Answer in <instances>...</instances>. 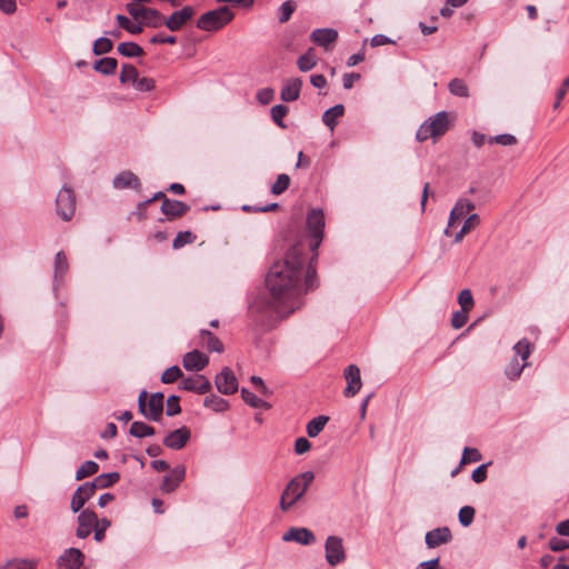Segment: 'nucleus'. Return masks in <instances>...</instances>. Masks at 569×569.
<instances>
[{
  "instance_id": "0eeeda50",
  "label": "nucleus",
  "mask_w": 569,
  "mask_h": 569,
  "mask_svg": "<svg viewBox=\"0 0 569 569\" xmlns=\"http://www.w3.org/2000/svg\"><path fill=\"white\" fill-rule=\"evenodd\" d=\"M307 228L312 238L310 248L317 250L323 237L325 216L321 209H312L307 216Z\"/></svg>"
},
{
  "instance_id": "7ed1b4c3",
  "label": "nucleus",
  "mask_w": 569,
  "mask_h": 569,
  "mask_svg": "<svg viewBox=\"0 0 569 569\" xmlns=\"http://www.w3.org/2000/svg\"><path fill=\"white\" fill-rule=\"evenodd\" d=\"M449 129V116L446 111H440L428 118L417 130L418 141H426L429 138L438 139Z\"/></svg>"
},
{
  "instance_id": "6ab92c4d",
  "label": "nucleus",
  "mask_w": 569,
  "mask_h": 569,
  "mask_svg": "<svg viewBox=\"0 0 569 569\" xmlns=\"http://www.w3.org/2000/svg\"><path fill=\"white\" fill-rule=\"evenodd\" d=\"M209 363V358L199 350L187 352L182 358V365L188 371H200Z\"/></svg>"
},
{
  "instance_id": "6e6552de",
  "label": "nucleus",
  "mask_w": 569,
  "mask_h": 569,
  "mask_svg": "<svg viewBox=\"0 0 569 569\" xmlns=\"http://www.w3.org/2000/svg\"><path fill=\"white\" fill-rule=\"evenodd\" d=\"M326 560L335 567L346 560V551L342 539L337 536H329L325 543Z\"/></svg>"
},
{
  "instance_id": "13d9d810",
  "label": "nucleus",
  "mask_w": 569,
  "mask_h": 569,
  "mask_svg": "<svg viewBox=\"0 0 569 569\" xmlns=\"http://www.w3.org/2000/svg\"><path fill=\"white\" fill-rule=\"evenodd\" d=\"M490 143H498L501 146H513L517 143V138L510 133H502L495 137H490L488 140Z\"/></svg>"
},
{
  "instance_id": "bb28decb",
  "label": "nucleus",
  "mask_w": 569,
  "mask_h": 569,
  "mask_svg": "<svg viewBox=\"0 0 569 569\" xmlns=\"http://www.w3.org/2000/svg\"><path fill=\"white\" fill-rule=\"evenodd\" d=\"M318 58L313 48H309L297 60L298 69L301 72H308L317 66Z\"/></svg>"
},
{
  "instance_id": "dca6fc26",
  "label": "nucleus",
  "mask_w": 569,
  "mask_h": 569,
  "mask_svg": "<svg viewBox=\"0 0 569 569\" xmlns=\"http://www.w3.org/2000/svg\"><path fill=\"white\" fill-rule=\"evenodd\" d=\"M94 493H96V490L90 485V482H84L83 485L79 486L78 489L74 491L72 499H71L70 508H71L72 512L76 513V512L80 511L83 508V506L86 505V502L90 498H92Z\"/></svg>"
},
{
  "instance_id": "ea45409f",
  "label": "nucleus",
  "mask_w": 569,
  "mask_h": 569,
  "mask_svg": "<svg viewBox=\"0 0 569 569\" xmlns=\"http://www.w3.org/2000/svg\"><path fill=\"white\" fill-rule=\"evenodd\" d=\"M297 4L293 0L284 1L278 9V20L280 23H284L290 20L295 12Z\"/></svg>"
},
{
  "instance_id": "603ef678",
  "label": "nucleus",
  "mask_w": 569,
  "mask_h": 569,
  "mask_svg": "<svg viewBox=\"0 0 569 569\" xmlns=\"http://www.w3.org/2000/svg\"><path fill=\"white\" fill-rule=\"evenodd\" d=\"M476 510L473 507L465 506L459 510V522L463 527H468L472 523Z\"/></svg>"
},
{
  "instance_id": "4c0bfd02",
  "label": "nucleus",
  "mask_w": 569,
  "mask_h": 569,
  "mask_svg": "<svg viewBox=\"0 0 569 569\" xmlns=\"http://www.w3.org/2000/svg\"><path fill=\"white\" fill-rule=\"evenodd\" d=\"M528 366V362H523L522 365L519 363L518 359L513 357L511 361L508 363V366L505 369V373L510 380H517L521 373L525 367Z\"/></svg>"
},
{
  "instance_id": "8fccbe9b",
  "label": "nucleus",
  "mask_w": 569,
  "mask_h": 569,
  "mask_svg": "<svg viewBox=\"0 0 569 569\" xmlns=\"http://www.w3.org/2000/svg\"><path fill=\"white\" fill-rule=\"evenodd\" d=\"M458 303L460 305L462 310L470 311L475 306V300H473L471 290H469V289L461 290L458 296Z\"/></svg>"
},
{
  "instance_id": "680f3d73",
  "label": "nucleus",
  "mask_w": 569,
  "mask_h": 569,
  "mask_svg": "<svg viewBox=\"0 0 569 569\" xmlns=\"http://www.w3.org/2000/svg\"><path fill=\"white\" fill-rule=\"evenodd\" d=\"M274 98V90L272 88H263L257 92V99L261 104L270 103Z\"/></svg>"
},
{
  "instance_id": "2eb2a0df",
  "label": "nucleus",
  "mask_w": 569,
  "mask_h": 569,
  "mask_svg": "<svg viewBox=\"0 0 569 569\" xmlns=\"http://www.w3.org/2000/svg\"><path fill=\"white\" fill-rule=\"evenodd\" d=\"M193 8L186 6L182 9L174 11L168 19H166L164 26L171 31H178L193 17Z\"/></svg>"
},
{
  "instance_id": "20e7f679",
  "label": "nucleus",
  "mask_w": 569,
  "mask_h": 569,
  "mask_svg": "<svg viewBox=\"0 0 569 569\" xmlns=\"http://www.w3.org/2000/svg\"><path fill=\"white\" fill-rule=\"evenodd\" d=\"M164 396L162 392H154L150 397L142 390L138 397L139 412L147 419L159 421L162 418Z\"/></svg>"
},
{
  "instance_id": "f03ea898",
  "label": "nucleus",
  "mask_w": 569,
  "mask_h": 569,
  "mask_svg": "<svg viewBox=\"0 0 569 569\" xmlns=\"http://www.w3.org/2000/svg\"><path fill=\"white\" fill-rule=\"evenodd\" d=\"M313 479L315 475L311 471L302 472L292 478L280 497V509L282 511L290 510L305 496Z\"/></svg>"
},
{
  "instance_id": "c756f323",
  "label": "nucleus",
  "mask_w": 569,
  "mask_h": 569,
  "mask_svg": "<svg viewBox=\"0 0 569 569\" xmlns=\"http://www.w3.org/2000/svg\"><path fill=\"white\" fill-rule=\"evenodd\" d=\"M120 479V475L118 472H109L99 475L93 481H90V485L94 490L108 488Z\"/></svg>"
},
{
  "instance_id": "72a5a7b5",
  "label": "nucleus",
  "mask_w": 569,
  "mask_h": 569,
  "mask_svg": "<svg viewBox=\"0 0 569 569\" xmlns=\"http://www.w3.org/2000/svg\"><path fill=\"white\" fill-rule=\"evenodd\" d=\"M329 420L327 416H318L311 419L307 425V433L310 438L317 437L325 428Z\"/></svg>"
},
{
  "instance_id": "2f4dec72",
  "label": "nucleus",
  "mask_w": 569,
  "mask_h": 569,
  "mask_svg": "<svg viewBox=\"0 0 569 569\" xmlns=\"http://www.w3.org/2000/svg\"><path fill=\"white\" fill-rule=\"evenodd\" d=\"M142 21L144 27L160 28L162 24H164L166 19L159 10L149 8Z\"/></svg>"
},
{
  "instance_id": "1a4fd4ad",
  "label": "nucleus",
  "mask_w": 569,
  "mask_h": 569,
  "mask_svg": "<svg viewBox=\"0 0 569 569\" xmlns=\"http://www.w3.org/2000/svg\"><path fill=\"white\" fill-rule=\"evenodd\" d=\"M179 388L184 391H193L199 395H203L210 391L211 383L204 376L196 375L182 378L180 380Z\"/></svg>"
},
{
  "instance_id": "c03bdc74",
  "label": "nucleus",
  "mask_w": 569,
  "mask_h": 569,
  "mask_svg": "<svg viewBox=\"0 0 569 569\" xmlns=\"http://www.w3.org/2000/svg\"><path fill=\"white\" fill-rule=\"evenodd\" d=\"M513 351L517 359L520 357L523 362H527V359L531 353V345L527 339H522L515 345Z\"/></svg>"
},
{
  "instance_id": "a878e982",
  "label": "nucleus",
  "mask_w": 569,
  "mask_h": 569,
  "mask_svg": "<svg viewBox=\"0 0 569 569\" xmlns=\"http://www.w3.org/2000/svg\"><path fill=\"white\" fill-rule=\"evenodd\" d=\"M343 113L345 107L342 104H336L325 111L322 114V121L331 131H333L338 123V119L341 118Z\"/></svg>"
},
{
  "instance_id": "b1692460",
  "label": "nucleus",
  "mask_w": 569,
  "mask_h": 569,
  "mask_svg": "<svg viewBox=\"0 0 569 569\" xmlns=\"http://www.w3.org/2000/svg\"><path fill=\"white\" fill-rule=\"evenodd\" d=\"M190 207L182 201L164 198L161 211L170 219L179 218L189 211Z\"/></svg>"
},
{
  "instance_id": "09e8293b",
  "label": "nucleus",
  "mask_w": 569,
  "mask_h": 569,
  "mask_svg": "<svg viewBox=\"0 0 569 569\" xmlns=\"http://www.w3.org/2000/svg\"><path fill=\"white\" fill-rule=\"evenodd\" d=\"M182 376H183V373H182L181 369L178 366H172L162 372L161 381L163 383H173L179 378L182 379L183 378Z\"/></svg>"
},
{
  "instance_id": "0e129e2a",
  "label": "nucleus",
  "mask_w": 569,
  "mask_h": 569,
  "mask_svg": "<svg viewBox=\"0 0 569 569\" xmlns=\"http://www.w3.org/2000/svg\"><path fill=\"white\" fill-rule=\"evenodd\" d=\"M568 90H569V76L562 81L561 87L556 92V101L553 103V109H558L560 107V102L565 98Z\"/></svg>"
},
{
  "instance_id": "9b49d317",
  "label": "nucleus",
  "mask_w": 569,
  "mask_h": 569,
  "mask_svg": "<svg viewBox=\"0 0 569 569\" xmlns=\"http://www.w3.org/2000/svg\"><path fill=\"white\" fill-rule=\"evenodd\" d=\"M345 379L347 387L343 390V395L348 398L356 396L362 386L360 369L356 365H349L345 369Z\"/></svg>"
},
{
  "instance_id": "bf43d9fd",
  "label": "nucleus",
  "mask_w": 569,
  "mask_h": 569,
  "mask_svg": "<svg viewBox=\"0 0 569 569\" xmlns=\"http://www.w3.org/2000/svg\"><path fill=\"white\" fill-rule=\"evenodd\" d=\"M179 400H180V398L174 395L170 396L167 399V409H166L167 416L173 417V416L180 413L181 407H180Z\"/></svg>"
},
{
  "instance_id": "4468645a",
  "label": "nucleus",
  "mask_w": 569,
  "mask_h": 569,
  "mask_svg": "<svg viewBox=\"0 0 569 569\" xmlns=\"http://www.w3.org/2000/svg\"><path fill=\"white\" fill-rule=\"evenodd\" d=\"M83 562V553L77 548L67 549L57 560L59 569H79Z\"/></svg>"
},
{
  "instance_id": "f257e3e1",
  "label": "nucleus",
  "mask_w": 569,
  "mask_h": 569,
  "mask_svg": "<svg viewBox=\"0 0 569 569\" xmlns=\"http://www.w3.org/2000/svg\"><path fill=\"white\" fill-rule=\"evenodd\" d=\"M305 266L303 247L293 244L284 253L283 259L276 261L266 277V287L270 293L268 301L256 300L250 309L252 312L289 316L302 306V295L316 287V270L308 267L302 282Z\"/></svg>"
},
{
  "instance_id": "5fc2aeb1",
  "label": "nucleus",
  "mask_w": 569,
  "mask_h": 569,
  "mask_svg": "<svg viewBox=\"0 0 569 569\" xmlns=\"http://www.w3.org/2000/svg\"><path fill=\"white\" fill-rule=\"evenodd\" d=\"M193 240H194V236L192 234L191 231H181L176 236V238L172 242V247L174 249H180L184 244L191 243Z\"/></svg>"
},
{
  "instance_id": "3c124183",
  "label": "nucleus",
  "mask_w": 569,
  "mask_h": 569,
  "mask_svg": "<svg viewBox=\"0 0 569 569\" xmlns=\"http://www.w3.org/2000/svg\"><path fill=\"white\" fill-rule=\"evenodd\" d=\"M138 70L132 64H123L120 73V81L122 83L136 82L138 77Z\"/></svg>"
},
{
  "instance_id": "f8f14e48",
  "label": "nucleus",
  "mask_w": 569,
  "mask_h": 569,
  "mask_svg": "<svg viewBox=\"0 0 569 569\" xmlns=\"http://www.w3.org/2000/svg\"><path fill=\"white\" fill-rule=\"evenodd\" d=\"M282 540L286 542L295 541L302 546H310L316 542V537L308 528L291 527L283 533Z\"/></svg>"
},
{
  "instance_id": "37998d69",
  "label": "nucleus",
  "mask_w": 569,
  "mask_h": 569,
  "mask_svg": "<svg viewBox=\"0 0 569 569\" xmlns=\"http://www.w3.org/2000/svg\"><path fill=\"white\" fill-rule=\"evenodd\" d=\"M449 91L451 94L453 96H457V97H468L469 96V90H468V87L467 84L465 83L463 80L461 79H452L450 82H449Z\"/></svg>"
},
{
  "instance_id": "423d86ee",
  "label": "nucleus",
  "mask_w": 569,
  "mask_h": 569,
  "mask_svg": "<svg viewBox=\"0 0 569 569\" xmlns=\"http://www.w3.org/2000/svg\"><path fill=\"white\" fill-rule=\"evenodd\" d=\"M57 214L63 221H70L76 211V194L72 189L63 187L56 199Z\"/></svg>"
},
{
  "instance_id": "412c9836",
  "label": "nucleus",
  "mask_w": 569,
  "mask_h": 569,
  "mask_svg": "<svg viewBox=\"0 0 569 569\" xmlns=\"http://www.w3.org/2000/svg\"><path fill=\"white\" fill-rule=\"evenodd\" d=\"M338 39V31L332 28L315 29L310 34V40L317 46L328 49Z\"/></svg>"
},
{
  "instance_id": "a19ab883",
  "label": "nucleus",
  "mask_w": 569,
  "mask_h": 569,
  "mask_svg": "<svg viewBox=\"0 0 569 569\" xmlns=\"http://www.w3.org/2000/svg\"><path fill=\"white\" fill-rule=\"evenodd\" d=\"M243 401L252 408H268V403L246 388L241 389Z\"/></svg>"
},
{
  "instance_id": "e433bc0d",
  "label": "nucleus",
  "mask_w": 569,
  "mask_h": 569,
  "mask_svg": "<svg viewBox=\"0 0 569 569\" xmlns=\"http://www.w3.org/2000/svg\"><path fill=\"white\" fill-rule=\"evenodd\" d=\"M203 406L216 412H222L228 408V401L219 396L210 395L204 399Z\"/></svg>"
},
{
  "instance_id": "393cba45",
  "label": "nucleus",
  "mask_w": 569,
  "mask_h": 569,
  "mask_svg": "<svg viewBox=\"0 0 569 569\" xmlns=\"http://www.w3.org/2000/svg\"><path fill=\"white\" fill-rule=\"evenodd\" d=\"M113 186L117 189H138L140 187V181L133 172L122 171L113 179Z\"/></svg>"
},
{
  "instance_id": "f704fd0d",
  "label": "nucleus",
  "mask_w": 569,
  "mask_h": 569,
  "mask_svg": "<svg viewBox=\"0 0 569 569\" xmlns=\"http://www.w3.org/2000/svg\"><path fill=\"white\" fill-rule=\"evenodd\" d=\"M130 435L136 438H144V437H151L156 433V430L153 427L142 422V421H134L130 427Z\"/></svg>"
},
{
  "instance_id": "9d476101",
  "label": "nucleus",
  "mask_w": 569,
  "mask_h": 569,
  "mask_svg": "<svg viewBox=\"0 0 569 569\" xmlns=\"http://www.w3.org/2000/svg\"><path fill=\"white\" fill-rule=\"evenodd\" d=\"M216 386L217 389L224 395H231L238 390V381L232 372V370L228 367L223 368L220 373L216 376Z\"/></svg>"
},
{
  "instance_id": "ddd939ff",
  "label": "nucleus",
  "mask_w": 569,
  "mask_h": 569,
  "mask_svg": "<svg viewBox=\"0 0 569 569\" xmlns=\"http://www.w3.org/2000/svg\"><path fill=\"white\" fill-rule=\"evenodd\" d=\"M191 438V431L187 427L178 428L169 432L164 439L163 445L173 450L182 449Z\"/></svg>"
},
{
  "instance_id": "49530a36",
  "label": "nucleus",
  "mask_w": 569,
  "mask_h": 569,
  "mask_svg": "<svg viewBox=\"0 0 569 569\" xmlns=\"http://www.w3.org/2000/svg\"><path fill=\"white\" fill-rule=\"evenodd\" d=\"M288 111V107L283 104H276L271 108L272 120L282 129L287 128L283 123V118L287 116Z\"/></svg>"
},
{
  "instance_id": "774afa93",
  "label": "nucleus",
  "mask_w": 569,
  "mask_h": 569,
  "mask_svg": "<svg viewBox=\"0 0 569 569\" xmlns=\"http://www.w3.org/2000/svg\"><path fill=\"white\" fill-rule=\"evenodd\" d=\"M549 548L556 552L562 551L569 548V542L557 537H553L549 540Z\"/></svg>"
},
{
  "instance_id": "052dcab7",
  "label": "nucleus",
  "mask_w": 569,
  "mask_h": 569,
  "mask_svg": "<svg viewBox=\"0 0 569 569\" xmlns=\"http://www.w3.org/2000/svg\"><path fill=\"white\" fill-rule=\"evenodd\" d=\"M468 312L469 311H466V310H459V311H456L453 315H452V318H451V326L455 328V329H460L462 328L467 321H468Z\"/></svg>"
},
{
  "instance_id": "7c9ffc66",
  "label": "nucleus",
  "mask_w": 569,
  "mask_h": 569,
  "mask_svg": "<svg viewBox=\"0 0 569 569\" xmlns=\"http://www.w3.org/2000/svg\"><path fill=\"white\" fill-rule=\"evenodd\" d=\"M480 224V218L477 213H472L470 214L463 222L462 224V228L460 229L459 232L456 233L455 236V242L458 243L460 242L463 237L469 233L471 230H473L475 228H477L478 226Z\"/></svg>"
},
{
  "instance_id": "c9c22d12",
  "label": "nucleus",
  "mask_w": 569,
  "mask_h": 569,
  "mask_svg": "<svg viewBox=\"0 0 569 569\" xmlns=\"http://www.w3.org/2000/svg\"><path fill=\"white\" fill-rule=\"evenodd\" d=\"M118 62L114 58H102L94 62V70L103 74H112L117 69Z\"/></svg>"
},
{
  "instance_id": "f3484780",
  "label": "nucleus",
  "mask_w": 569,
  "mask_h": 569,
  "mask_svg": "<svg viewBox=\"0 0 569 569\" xmlns=\"http://www.w3.org/2000/svg\"><path fill=\"white\" fill-rule=\"evenodd\" d=\"M97 523V515L92 510L86 509L78 516V528L76 535L80 539L90 536L92 528Z\"/></svg>"
},
{
  "instance_id": "39448f33",
  "label": "nucleus",
  "mask_w": 569,
  "mask_h": 569,
  "mask_svg": "<svg viewBox=\"0 0 569 569\" xmlns=\"http://www.w3.org/2000/svg\"><path fill=\"white\" fill-rule=\"evenodd\" d=\"M233 18L234 14L228 7H220L200 16L197 27L204 31H216L223 28Z\"/></svg>"
},
{
  "instance_id": "cd10ccee",
  "label": "nucleus",
  "mask_w": 569,
  "mask_h": 569,
  "mask_svg": "<svg viewBox=\"0 0 569 569\" xmlns=\"http://www.w3.org/2000/svg\"><path fill=\"white\" fill-rule=\"evenodd\" d=\"M200 339H201V341H200L201 346L206 347L209 351H214V352L223 351L222 342L210 331L201 330Z\"/></svg>"
},
{
  "instance_id": "aec40b11",
  "label": "nucleus",
  "mask_w": 569,
  "mask_h": 569,
  "mask_svg": "<svg viewBox=\"0 0 569 569\" xmlns=\"http://www.w3.org/2000/svg\"><path fill=\"white\" fill-rule=\"evenodd\" d=\"M186 477V467L182 465L176 466L168 476L163 478V481L160 486V489L163 492H172L174 491L180 482L183 481Z\"/></svg>"
},
{
  "instance_id": "c85d7f7f",
  "label": "nucleus",
  "mask_w": 569,
  "mask_h": 569,
  "mask_svg": "<svg viewBox=\"0 0 569 569\" xmlns=\"http://www.w3.org/2000/svg\"><path fill=\"white\" fill-rule=\"evenodd\" d=\"M38 558H13L6 562L1 569H37Z\"/></svg>"
},
{
  "instance_id": "473e14b6",
  "label": "nucleus",
  "mask_w": 569,
  "mask_h": 569,
  "mask_svg": "<svg viewBox=\"0 0 569 569\" xmlns=\"http://www.w3.org/2000/svg\"><path fill=\"white\" fill-rule=\"evenodd\" d=\"M118 52L128 58H136L143 56V49L136 42H121L118 46Z\"/></svg>"
},
{
  "instance_id": "e2e57ef3",
  "label": "nucleus",
  "mask_w": 569,
  "mask_h": 569,
  "mask_svg": "<svg viewBox=\"0 0 569 569\" xmlns=\"http://www.w3.org/2000/svg\"><path fill=\"white\" fill-rule=\"evenodd\" d=\"M133 84L139 91H151L154 88V81L147 77H137V80L133 82Z\"/></svg>"
},
{
  "instance_id": "6e6d98bb",
  "label": "nucleus",
  "mask_w": 569,
  "mask_h": 569,
  "mask_svg": "<svg viewBox=\"0 0 569 569\" xmlns=\"http://www.w3.org/2000/svg\"><path fill=\"white\" fill-rule=\"evenodd\" d=\"M126 11L134 19V20H143L146 12L148 11V7L138 6L134 3H127L124 6Z\"/></svg>"
},
{
  "instance_id": "338daca9",
  "label": "nucleus",
  "mask_w": 569,
  "mask_h": 569,
  "mask_svg": "<svg viewBox=\"0 0 569 569\" xmlns=\"http://www.w3.org/2000/svg\"><path fill=\"white\" fill-rule=\"evenodd\" d=\"M310 448H311V443L305 437L298 438L295 442V451L297 455H303V453L308 452L310 450Z\"/></svg>"
},
{
  "instance_id": "4d7b16f0",
  "label": "nucleus",
  "mask_w": 569,
  "mask_h": 569,
  "mask_svg": "<svg viewBox=\"0 0 569 569\" xmlns=\"http://www.w3.org/2000/svg\"><path fill=\"white\" fill-rule=\"evenodd\" d=\"M111 522L103 518L101 520H99L97 518V523H94L93 528H94V539L100 542L104 539V532L106 530L110 527Z\"/></svg>"
},
{
  "instance_id": "864d4df0",
  "label": "nucleus",
  "mask_w": 569,
  "mask_h": 569,
  "mask_svg": "<svg viewBox=\"0 0 569 569\" xmlns=\"http://www.w3.org/2000/svg\"><path fill=\"white\" fill-rule=\"evenodd\" d=\"M480 460H481V453L479 452L478 449L466 447L463 449L460 463L467 465L470 462H478Z\"/></svg>"
},
{
  "instance_id": "58836bf2",
  "label": "nucleus",
  "mask_w": 569,
  "mask_h": 569,
  "mask_svg": "<svg viewBox=\"0 0 569 569\" xmlns=\"http://www.w3.org/2000/svg\"><path fill=\"white\" fill-rule=\"evenodd\" d=\"M69 269L68 259L63 251H59L54 259V279L62 278Z\"/></svg>"
},
{
  "instance_id": "69168bd1",
  "label": "nucleus",
  "mask_w": 569,
  "mask_h": 569,
  "mask_svg": "<svg viewBox=\"0 0 569 569\" xmlns=\"http://www.w3.org/2000/svg\"><path fill=\"white\" fill-rule=\"evenodd\" d=\"M487 468L488 463H482L479 467H477L471 475V479L476 483H481L487 479Z\"/></svg>"
},
{
  "instance_id": "5701e85b",
  "label": "nucleus",
  "mask_w": 569,
  "mask_h": 569,
  "mask_svg": "<svg viewBox=\"0 0 569 569\" xmlns=\"http://www.w3.org/2000/svg\"><path fill=\"white\" fill-rule=\"evenodd\" d=\"M302 80L300 78H289L283 81L280 98L284 102L296 101L300 97Z\"/></svg>"
},
{
  "instance_id": "a18cd8bd",
  "label": "nucleus",
  "mask_w": 569,
  "mask_h": 569,
  "mask_svg": "<svg viewBox=\"0 0 569 569\" xmlns=\"http://www.w3.org/2000/svg\"><path fill=\"white\" fill-rule=\"evenodd\" d=\"M113 43L107 37H101L97 39L93 43V53L96 56H101L108 53L112 50Z\"/></svg>"
},
{
  "instance_id": "79ce46f5",
  "label": "nucleus",
  "mask_w": 569,
  "mask_h": 569,
  "mask_svg": "<svg viewBox=\"0 0 569 569\" xmlns=\"http://www.w3.org/2000/svg\"><path fill=\"white\" fill-rule=\"evenodd\" d=\"M98 470H99L98 463L92 460H88V461L83 462L80 466V468L77 470L76 479L81 480L86 477L92 476V475L97 473Z\"/></svg>"
},
{
  "instance_id": "4be33fe9",
  "label": "nucleus",
  "mask_w": 569,
  "mask_h": 569,
  "mask_svg": "<svg viewBox=\"0 0 569 569\" xmlns=\"http://www.w3.org/2000/svg\"><path fill=\"white\" fill-rule=\"evenodd\" d=\"M452 539L451 531L448 527L432 529L426 533L425 541L428 548H436L440 545L450 542Z\"/></svg>"
},
{
  "instance_id": "a211bd4d",
  "label": "nucleus",
  "mask_w": 569,
  "mask_h": 569,
  "mask_svg": "<svg viewBox=\"0 0 569 569\" xmlns=\"http://www.w3.org/2000/svg\"><path fill=\"white\" fill-rule=\"evenodd\" d=\"M473 209L475 203L472 201L467 199H459L450 212L448 227L445 230V233L448 236L449 229L455 227L458 220L462 219L467 213H469Z\"/></svg>"
},
{
  "instance_id": "de8ad7c7",
  "label": "nucleus",
  "mask_w": 569,
  "mask_h": 569,
  "mask_svg": "<svg viewBox=\"0 0 569 569\" xmlns=\"http://www.w3.org/2000/svg\"><path fill=\"white\" fill-rule=\"evenodd\" d=\"M290 186V177L286 173L278 176L276 182L271 187V192L276 196L283 193Z\"/></svg>"
}]
</instances>
